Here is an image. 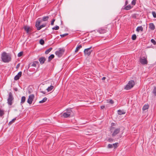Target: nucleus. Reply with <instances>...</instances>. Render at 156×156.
Masks as SVG:
<instances>
[{
	"instance_id": "c03bdc74",
	"label": "nucleus",
	"mask_w": 156,
	"mask_h": 156,
	"mask_svg": "<svg viewBox=\"0 0 156 156\" xmlns=\"http://www.w3.org/2000/svg\"><path fill=\"white\" fill-rule=\"evenodd\" d=\"M108 141L110 142H112L113 141V140L111 138H110L108 139Z\"/></svg>"
},
{
	"instance_id": "c85d7f7f",
	"label": "nucleus",
	"mask_w": 156,
	"mask_h": 156,
	"mask_svg": "<svg viewBox=\"0 0 156 156\" xmlns=\"http://www.w3.org/2000/svg\"><path fill=\"white\" fill-rule=\"evenodd\" d=\"M148 105H145L143 106V110L144 111L148 109Z\"/></svg>"
},
{
	"instance_id": "f3484780",
	"label": "nucleus",
	"mask_w": 156,
	"mask_h": 156,
	"mask_svg": "<svg viewBox=\"0 0 156 156\" xmlns=\"http://www.w3.org/2000/svg\"><path fill=\"white\" fill-rule=\"evenodd\" d=\"M26 101V97L25 96H22L21 97L20 103L21 105L23 104Z\"/></svg>"
},
{
	"instance_id": "f03ea898",
	"label": "nucleus",
	"mask_w": 156,
	"mask_h": 156,
	"mask_svg": "<svg viewBox=\"0 0 156 156\" xmlns=\"http://www.w3.org/2000/svg\"><path fill=\"white\" fill-rule=\"evenodd\" d=\"M1 58L3 62H9L11 60V57L9 54L4 52L2 54Z\"/></svg>"
},
{
	"instance_id": "cd10ccee",
	"label": "nucleus",
	"mask_w": 156,
	"mask_h": 156,
	"mask_svg": "<svg viewBox=\"0 0 156 156\" xmlns=\"http://www.w3.org/2000/svg\"><path fill=\"white\" fill-rule=\"evenodd\" d=\"M52 48H50L48 49H47L45 51V54H48V53L50 52V51L52 50Z\"/></svg>"
},
{
	"instance_id": "6e6552de",
	"label": "nucleus",
	"mask_w": 156,
	"mask_h": 156,
	"mask_svg": "<svg viewBox=\"0 0 156 156\" xmlns=\"http://www.w3.org/2000/svg\"><path fill=\"white\" fill-rule=\"evenodd\" d=\"M140 62L142 65H146L147 64V58L144 57H141L140 59Z\"/></svg>"
},
{
	"instance_id": "1a4fd4ad",
	"label": "nucleus",
	"mask_w": 156,
	"mask_h": 156,
	"mask_svg": "<svg viewBox=\"0 0 156 156\" xmlns=\"http://www.w3.org/2000/svg\"><path fill=\"white\" fill-rule=\"evenodd\" d=\"M34 98V94H32L29 96L27 100V103L29 104H31Z\"/></svg>"
},
{
	"instance_id": "e433bc0d",
	"label": "nucleus",
	"mask_w": 156,
	"mask_h": 156,
	"mask_svg": "<svg viewBox=\"0 0 156 156\" xmlns=\"http://www.w3.org/2000/svg\"><path fill=\"white\" fill-rule=\"evenodd\" d=\"M68 35V34L66 33V34H61L60 35V36L61 37H64L66 36L67 35Z\"/></svg>"
},
{
	"instance_id": "9b49d317",
	"label": "nucleus",
	"mask_w": 156,
	"mask_h": 156,
	"mask_svg": "<svg viewBox=\"0 0 156 156\" xmlns=\"http://www.w3.org/2000/svg\"><path fill=\"white\" fill-rule=\"evenodd\" d=\"M97 31L98 32L101 34L105 33L107 31L106 29L103 28H100Z\"/></svg>"
},
{
	"instance_id": "20e7f679",
	"label": "nucleus",
	"mask_w": 156,
	"mask_h": 156,
	"mask_svg": "<svg viewBox=\"0 0 156 156\" xmlns=\"http://www.w3.org/2000/svg\"><path fill=\"white\" fill-rule=\"evenodd\" d=\"M72 113L73 112L71 109H67L66 112L63 113L62 116L65 118H67L69 117Z\"/></svg>"
},
{
	"instance_id": "ea45409f",
	"label": "nucleus",
	"mask_w": 156,
	"mask_h": 156,
	"mask_svg": "<svg viewBox=\"0 0 156 156\" xmlns=\"http://www.w3.org/2000/svg\"><path fill=\"white\" fill-rule=\"evenodd\" d=\"M152 14L154 17L156 18V13L155 12L153 11L152 12Z\"/></svg>"
},
{
	"instance_id": "8fccbe9b",
	"label": "nucleus",
	"mask_w": 156,
	"mask_h": 156,
	"mask_svg": "<svg viewBox=\"0 0 156 156\" xmlns=\"http://www.w3.org/2000/svg\"><path fill=\"white\" fill-rule=\"evenodd\" d=\"M16 118L13 119L11 121L13 123V122H15V121L16 120Z\"/></svg>"
},
{
	"instance_id": "de8ad7c7",
	"label": "nucleus",
	"mask_w": 156,
	"mask_h": 156,
	"mask_svg": "<svg viewBox=\"0 0 156 156\" xmlns=\"http://www.w3.org/2000/svg\"><path fill=\"white\" fill-rule=\"evenodd\" d=\"M105 108V106L104 105H102V106H101V109H104V108Z\"/></svg>"
},
{
	"instance_id": "3c124183",
	"label": "nucleus",
	"mask_w": 156,
	"mask_h": 156,
	"mask_svg": "<svg viewBox=\"0 0 156 156\" xmlns=\"http://www.w3.org/2000/svg\"><path fill=\"white\" fill-rule=\"evenodd\" d=\"M14 90L16 91H17V90H18V89L17 88H14Z\"/></svg>"
},
{
	"instance_id": "c756f323",
	"label": "nucleus",
	"mask_w": 156,
	"mask_h": 156,
	"mask_svg": "<svg viewBox=\"0 0 156 156\" xmlns=\"http://www.w3.org/2000/svg\"><path fill=\"white\" fill-rule=\"evenodd\" d=\"M138 15L137 14H133L132 16V18L134 19L138 17Z\"/></svg>"
},
{
	"instance_id": "b1692460",
	"label": "nucleus",
	"mask_w": 156,
	"mask_h": 156,
	"mask_svg": "<svg viewBox=\"0 0 156 156\" xmlns=\"http://www.w3.org/2000/svg\"><path fill=\"white\" fill-rule=\"evenodd\" d=\"M45 24H43L39 26L38 28H37V30H39L41 29L42 28L46 26Z\"/></svg>"
},
{
	"instance_id": "aec40b11",
	"label": "nucleus",
	"mask_w": 156,
	"mask_h": 156,
	"mask_svg": "<svg viewBox=\"0 0 156 156\" xmlns=\"http://www.w3.org/2000/svg\"><path fill=\"white\" fill-rule=\"evenodd\" d=\"M143 28L142 26L138 27L136 29V31L137 32H139L140 31H143Z\"/></svg>"
},
{
	"instance_id": "6ab92c4d",
	"label": "nucleus",
	"mask_w": 156,
	"mask_h": 156,
	"mask_svg": "<svg viewBox=\"0 0 156 156\" xmlns=\"http://www.w3.org/2000/svg\"><path fill=\"white\" fill-rule=\"evenodd\" d=\"M54 57V55L53 54H51L48 57V61L50 62Z\"/></svg>"
},
{
	"instance_id": "ddd939ff",
	"label": "nucleus",
	"mask_w": 156,
	"mask_h": 156,
	"mask_svg": "<svg viewBox=\"0 0 156 156\" xmlns=\"http://www.w3.org/2000/svg\"><path fill=\"white\" fill-rule=\"evenodd\" d=\"M133 7V6H132L130 5H129L123 7L122 9L123 10H128L131 9Z\"/></svg>"
},
{
	"instance_id": "5701e85b",
	"label": "nucleus",
	"mask_w": 156,
	"mask_h": 156,
	"mask_svg": "<svg viewBox=\"0 0 156 156\" xmlns=\"http://www.w3.org/2000/svg\"><path fill=\"white\" fill-rule=\"evenodd\" d=\"M47 100V98L46 97H44L42 100L40 101L39 102L40 103H43L46 102Z\"/></svg>"
},
{
	"instance_id": "4c0bfd02",
	"label": "nucleus",
	"mask_w": 156,
	"mask_h": 156,
	"mask_svg": "<svg viewBox=\"0 0 156 156\" xmlns=\"http://www.w3.org/2000/svg\"><path fill=\"white\" fill-rule=\"evenodd\" d=\"M136 1L135 0H133L131 2V4L133 5H135L136 4Z\"/></svg>"
},
{
	"instance_id": "412c9836",
	"label": "nucleus",
	"mask_w": 156,
	"mask_h": 156,
	"mask_svg": "<svg viewBox=\"0 0 156 156\" xmlns=\"http://www.w3.org/2000/svg\"><path fill=\"white\" fill-rule=\"evenodd\" d=\"M41 22L39 21L38 20H37L36 22V23L35 25L36 27L37 28H37H38V27L40 26V24Z\"/></svg>"
},
{
	"instance_id": "a878e982",
	"label": "nucleus",
	"mask_w": 156,
	"mask_h": 156,
	"mask_svg": "<svg viewBox=\"0 0 156 156\" xmlns=\"http://www.w3.org/2000/svg\"><path fill=\"white\" fill-rule=\"evenodd\" d=\"M49 18L48 16H44L42 18V21H45L48 20Z\"/></svg>"
},
{
	"instance_id": "864d4df0",
	"label": "nucleus",
	"mask_w": 156,
	"mask_h": 156,
	"mask_svg": "<svg viewBox=\"0 0 156 156\" xmlns=\"http://www.w3.org/2000/svg\"><path fill=\"white\" fill-rule=\"evenodd\" d=\"M12 123H13V122H12V121H10V122H9V124H11Z\"/></svg>"
},
{
	"instance_id": "393cba45",
	"label": "nucleus",
	"mask_w": 156,
	"mask_h": 156,
	"mask_svg": "<svg viewBox=\"0 0 156 156\" xmlns=\"http://www.w3.org/2000/svg\"><path fill=\"white\" fill-rule=\"evenodd\" d=\"M82 46L81 45H78L77 47H76V49L75 50V52H77L78 50L82 48Z\"/></svg>"
},
{
	"instance_id": "09e8293b",
	"label": "nucleus",
	"mask_w": 156,
	"mask_h": 156,
	"mask_svg": "<svg viewBox=\"0 0 156 156\" xmlns=\"http://www.w3.org/2000/svg\"><path fill=\"white\" fill-rule=\"evenodd\" d=\"M20 63L18 64L16 66V68H19L20 67Z\"/></svg>"
},
{
	"instance_id": "79ce46f5",
	"label": "nucleus",
	"mask_w": 156,
	"mask_h": 156,
	"mask_svg": "<svg viewBox=\"0 0 156 156\" xmlns=\"http://www.w3.org/2000/svg\"><path fill=\"white\" fill-rule=\"evenodd\" d=\"M55 21V19H53L51 22V25H54V23Z\"/></svg>"
},
{
	"instance_id": "dca6fc26",
	"label": "nucleus",
	"mask_w": 156,
	"mask_h": 156,
	"mask_svg": "<svg viewBox=\"0 0 156 156\" xmlns=\"http://www.w3.org/2000/svg\"><path fill=\"white\" fill-rule=\"evenodd\" d=\"M149 28L151 30H154L155 29V26L154 24L153 23H150L149 24Z\"/></svg>"
},
{
	"instance_id": "37998d69",
	"label": "nucleus",
	"mask_w": 156,
	"mask_h": 156,
	"mask_svg": "<svg viewBox=\"0 0 156 156\" xmlns=\"http://www.w3.org/2000/svg\"><path fill=\"white\" fill-rule=\"evenodd\" d=\"M126 1L125 2V5L124 6H126L127 5L128 3V2L127 0H125Z\"/></svg>"
},
{
	"instance_id": "a211bd4d",
	"label": "nucleus",
	"mask_w": 156,
	"mask_h": 156,
	"mask_svg": "<svg viewBox=\"0 0 156 156\" xmlns=\"http://www.w3.org/2000/svg\"><path fill=\"white\" fill-rule=\"evenodd\" d=\"M118 113L119 115H121L125 114L126 112H124L123 110H119L118 111Z\"/></svg>"
},
{
	"instance_id": "4468645a",
	"label": "nucleus",
	"mask_w": 156,
	"mask_h": 156,
	"mask_svg": "<svg viewBox=\"0 0 156 156\" xmlns=\"http://www.w3.org/2000/svg\"><path fill=\"white\" fill-rule=\"evenodd\" d=\"M22 73L21 71L18 73V74L14 77V79L15 80H19L22 75Z\"/></svg>"
},
{
	"instance_id": "4be33fe9",
	"label": "nucleus",
	"mask_w": 156,
	"mask_h": 156,
	"mask_svg": "<svg viewBox=\"0 0 156 156\" xmlns=\"http://www.w3.org/2000/svg\"><path fill=\"white\" fill-rule=\"evenodd\" d=\"M54 88V86H50L49 87L46 89L48 92H49L52 90Z\"/></svg>"
},
{
	"instance_id": "7ed1b4c3",
	"label": "nucleus",
	"mask_w": 156,
	"mask_h": 156,
	"mask_svg": "<svg viewBox=\"0 0 156 156\" xmlns=\"http://www.w3.org/2000/svg\"><path fill=\"white\" fill-rule=\"evenodd\" d=\"M135 85V82L133 80H131L128 82L127 84L125 87V89L126 90L130 89L132 88Z\"/></svg>"
},
{
	"instance_id": "0eeeda50",
	"label": "nucleus",
	"mask_w": 156,
	"mask_h": 156,
	"mask_svg": "<svg viewBox=\"0 0 156 156\" xmlns=\"http://www.w3.org/2000/svg\"><path fill=\"white\" fill-rule=\"evenodd\" d=\"M91 48L92 47H91L88 48L84 49V53L85 55H87L88 56L90 55L91 52L92 51V50H90Z\"/></svg>"
},
{
	"instance_id": "603ef678",
	"label": "nucleus",
	"mask_w": 156,
	"mask_h": 156,
	"mask_svg": "<svg viewBox=\"0 0 156 156\" xmlns=\"http://www.w3.org/2000/svg\"><path fill=\"white\" fill-rule=\"evenodd\" d=\"M106 79V77H102L101 79V80H105Z\"/></svg>"
},
{
	"instance_id": "f8f14e48",
	"label": "nucleus",
	"mask_w": 156,
	"mask_h": 156,
	"mask_svg": "<svg viewBox=\"0 0 156 156\" xmlns=\"http://www.w3.org/2000/svg\"><path fill=\"white\" fill-rule=\"evenodd\" d=\"M39 62L37 61H34L32 63H30L29 64L28 68L30 66L36 67L37 65L38 64Z\"/></svg>"
},
{
	"instance_id": "39448f33",
	"label": "nucleus",
	"mask_w": 156,
	"mask_h": 156,
	"mask_svg": "<svg viewBox=\"0 0 156 156\" xmlns=\"http://www.w3.org/2000/svg\"><path fill=\"white\" fill-rule=\"evenodd\" d=\"M14 99L12 94L11 92H10L9 93V97L7 101L9 105H12V102Z\"/></svg>"
},
{
	"instance_id": "7c9ffc66",
	"label": "nucleus",
	"mask_w": 156,
	"mask_h": 156,
	"mask_svg": "<svg viewBox=\"0 0 156 156\" xmlns=\"http://www.w3.org/2000/svg\"><path fill=\"white\" fill-rule=\"evenodd\" d=\"M39 42L40 44L42 45H43L44 43V41L43 39H41L40 41Z\"/></svg>"
},
{
	"instance_id": "423d86ee",
	"label": "nucleus",
	"mask_w": 156,
	"mask_h": 156,
	"mask_svg": "<svg viewBox=\"0 0 156 156\" xmlns=\"http://www.w3.org/2000/svg\"><path fill=\"white\" fill-rule=\"evenodd\" d=\"M65 51V50L63 48H60L59 50L55 52V55L58 57H60L62 56Z\"/></svg>"
},
{
	"instance_id": "9d476101",
	"label": "nucleus",
	"mask_w": 156,
	"mask_h": 156,
	"mask_svg": "<svg viewBox=\"0 0 156 156\" xmlns=\"http://www.w3.org/2000/svg\"><path fill=\"white\" fill-rule=\"evenodd\" d=\"M24 29L27 34H29L32 32V29L29 26H24Z\"/></svg>"
},
{
	"instance_id": "2eb2a0df",
	"label": "nucleus",
	"mask_w": 156,
	"mask_h": 156,
	"mask_svg": "<svg viewBox=\"0 0 156 156\" xmlns=\"http://www.w3.org/2000/svg\"><path fill=\"white\" fill-rule=\"evenodd\" d=\"M39 60L41 64H43L46 61V58L44 57H41L39 59Z\"/></svg>"
},
{
	"instance_id": "49530a36",
	"label": "nucleus",
	"mask_w": 156,
	"mask_h": 156,
	"mask_svg": "<svg viewBox=\"0 0 156 156\" xmlns=\"http://www.w3.org/2000/svg\"><path fill=\"white\" fill-rule=\"evenodd\" d=\"M40 92L43 94H46V92L43 91H41Z\"/></svg>"
},
{
	"instance_id": "f704fd0d",
	"label": "nucleus",
	"mask_w": 156,
	"mask_h": 156,
	"mask_svg": "<svg viewBox=\"0 0 156 156\" xmlns=\"http://www.w3.org/2000/svg\"><path fill=\"white\" fill-rule=\"evenodd\" d=\"M23 54V51L20 52L18 54V57H20L22 56Z\"/></svg>"
},
{
	"instance_id": "bb28decb",
	"label": "nucleus",
	"mask_w": 156,
	"mask_h": 156,
	"mask_svg": "<svg viewBox=\"0 0 156 156\" xmlns=\"http://www.w3.org/2000/svg\"><path fill=\"white\" fill-rule=\"evenodd\" d=\"M4 114V111L0 108V117H2Z\"/></svg>"
},
{
	"instance_id": "58836bf2",
	"label": "nucleus",
	"mask_w": 156,
	"mask_h": 156,
	"mask_svg": "<svg viewBox=\"0 0 156 156\" xmlns=\"http://www.w3.org/2000/svg\"><path fill=\"white\" fill-rule=\"evenodd\" d=\"M151 42L154 45H155L156 44V42L153 39H151Z\"/></svg>"
},
{
	"instance_id": "f257e3e1",
	"label": "nucleus",
	"mask_w": 156,
	"mask_h": 156,
	"mask_svg": "<svg viewBox=\"0 0 156 156\" xmlns=\"http://www.w3.org/2000/svg\"><path fill=\"white\" fill-rule=\"evenodd\" d=\"M117 125L115 123H112L111 124L110 131L112 133V136L113 137L115 136L120 131V129L119 128H117Z\"/></svg>"
},
{
	"instance_id": "c9c22d12",
	"label": "nucleus",
	"mask_w": 156,
	"mask_h": 156,
	"mask_svg": "<svg viewBox=\"0 0 156 156\" xmlns=\"http://www.w3.org/2000/svg\"><path fill=\"white\" fill-rule=\"evenodd\" d=\"M118 143H117L112 144L113 147H114L115 148H116L118 147Z\"/></svg>"
},
{
	"instance_id": "a19ab883",
	"label": "nucleus",
	"mask_w": 156,
	"mask_h": 156,
	"mask_svg": "<svg viewBox=\"0 0 156 156\" xmlns=\"http://www.w3.org/2000/svg\"><path fill=\"white\" fill-rule=\"evenodd\" d=\"M108 147L109 148H111L113 147L112 144H108Z\"/></svg>"
},
{
	"instance_id": "473e14b6",
	"label": "nucleus",
	"mask_w": 156,
	"mask_h": 156,
	"mask_svg": "<svg viewBox=\"0 0 156 156\" xmlns=\"http://www.w3.org/2000/svg\"><path fill=\"white\" fill-rule=\"evenodd\" d=\"M153 93L155 95H156V87H154L153 91Z\"/></svg>"
},
{
	"instance_id": "5fc2aeb1",
	"label": "nucleus",
	"mask_w": 156,
	"mask_h": 156,
	"mask_svg": "<svg viewBox=\"0 0 156 156\" xmlns=\"http://www.w3.org/2000/svg\"><path fill=\"white\" fill-rule=\"evenodd\" d=\"M12 123H13V122H12V121H10V122H9V124H11Z\"/></svg>"
},
{
	"instance_id": "72a5a7b5",
	"label": "nucleus",
	"mask_w": 156,
	"mask_h": 156,
	"mask_svg": "<svg viewBox=\"0 0 156 156\" xmlns=\"http://www.w3.org/2000/svg\"><path fill=\"white\" fill-rule=\"evenodd\" d=\"M59 29V27L58 26H56L52 28L53 30H58Z\"/></svg>"
},
{
	"instance_id": "a18cd8bd",
	"label": "nucleus",
	"mask_w": 156,
	"mask_h": 156,
	"mask_svg": "<svg viewBox=\"0 0 156 156\" xmlns=\"http://www.w3.org/2000/svg\"><path fill=\"white\" fill-rule=\"evenodd\" d=\"M109 102L111 104H113L114 103V101L112 100L111 99L109 100Z\"/></svg>"
},
{
	"instance_id": "2f4dec72",
	"label": "nucleus",
	"mask_w": 156,
	"mask_h": 156,
	"mask_svg": "<svg viewBox=\"0 0 156 156\" xmlns=\"http://www.w3.org/2000/svg\"><path fill=\"white\" fill-rule=\"evenodd\" d=\"M136 34H134L132 36V39L133 40H135L136 39Z\"/></svg>"
}]
</instances>
